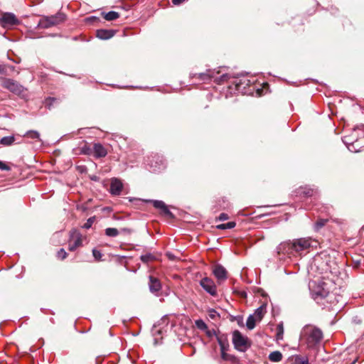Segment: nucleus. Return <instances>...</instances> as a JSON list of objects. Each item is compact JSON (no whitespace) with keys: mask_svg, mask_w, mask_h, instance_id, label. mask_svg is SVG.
Wrapping results in <instances>:
<instances>
[{"mask_svg":"<svg viewBox=\"0 0 364 364\" xmlns=\"http://www.w3.org/2000/svg\"><path fill=\"white\" fill-rule=\"evenodd\" d=\"M58 102V100L55 97H48L45 99L43 102V105L45 107L48 108V109H50L51 107L54 105V104Z\"/></svg>","mask_w":364,"mask_h":364,"instance_id":"obj_29","label":"nucleus"},{"mask_svg":"<svg viewBox=\"0 0 364 364\" xmlns=\"http://www.w3.org/2000/svg\"><path fill=\"white\" fill-rule=\"evenodd\" d=\"M217 341H218V344L220 345V346H222L223 343H225L223 342V339L220 337H219V336H217Z\"/></svg>","mask_w":364,"mask_h":364,"instance_id":"obj_46","label":"nucleus"},{"mask_svg":"<svg viewBox=\"0 0 364 364\" xmlns=\"http://www.w3.org/2000/svg\"><path fill=\"white\" fill-rule=\"evenodd\" d=\"M167 255H168V257L169 258H172V255H171V254H169V253H168V254H167Z\"/></svg>","mask_w":364,"mask_h":364,"instance_id":"obj_55","label":"nucleus"},{"mask_svg":"<svg viewBox=\"0 0 364 364\" xmlns=\"http://www.w3.org/2000/svg\"><path fill=\"white\" fill-rule=\"evenodd\" d=\"M95 220V217H90L89 218L87 221L85 223V224L82 225V228L85 229H89L92 227L94 221Z\"/></svg>","mask_w":364,"mask_h":364,"instance_id":"obj_36","label":"nucleus"},{"mask_svg":"<svg viewBox=\"0 0 364 364\" xmlns=\"http://www.w3.org/2000/svg\"><path fill=\"white\" fill-rule=\"evenodd\" d=\"M252 83V82L245 76H242V77H237L234 78L231 85H229V89L230 90V92L247 94L252 92V90L249 89Z\"/></svg>","mask_w":364,"mask_h":364,"instance_id":"obj_6","label":"nucleus"},{"mask_svg":"<svg viewBox=\"0 0 364 364\" xmlns=\"http://www.w3.org/2000/svg\"><path fill=\"white\" fill-rule=\"evenodd\" d=\"M2 87L15 95H21L26 90L25 87L17 81L11 78H3Z\"/></svg>","mask_w":364,"mask_h":364,"instance_id":"obj_10","label":"nucleus"},{"mask_svg":"<svg viewBox=\"0 0 364 364\" xmlns=\"http://www.w3.org/2000/svg\"><path fill=\"white\" fill-rule=\"evenodd\" d=\"M316 241L311 237H301L281 242L276 248L277 256L279 259H284L287 256L291 257L301 255V252L314 247Z\"/></svg>","mask_w":364,"mask_h":364,"instance_id":"obj_1","label":"nucleus"},{"mask_svg":"<svg viewBox=\"0 0 364 364\" xmlns=\"http://www.w3.org/2000/svg\"><path fill=\"white\" fill-rule=\"evenodd\" d=\"M309 290L312 299L318 304L323 302L324 296L329 291L328 284L323 282L309 283Z\"/></svg>","mask_w":364,"mask_h":364,"instance_id":"obj_5","label":"nucleus"},{"mask_svg":"<svg viewBox=\"0 0 364 364\" xmlns=\"http://www.w3.org/2000/svg\"><path fill=\"white\" fill-rule=\"evenodd\" d=\"M220 350H221V352L225 351L226 348H225V343H223V344L222 346H220Z\"/></svg>","mask_w":364,"mask_h":364,"instance_id":"obj_50","label":"nucleus"},{"mask_svg":"<svg viewBox=\"0 0 364 364\" xmlns=\"http://www.w3.org/2000/svg\"><path fill=\"white\" fill-rule=\"evenodd\" d=\"M234 319L237 321V324L240 326H244L243 318H242V317L241 316H235V317H234Z\"/></svg>","mask_w":364,"mask_h":364,"instance_id":"obj_42","label":"nucleus"},{"mask_svg":"<svg viewBox=\"0 0 364 364\" xmlns=\"http://www.w3.org/2000/svg\"><path fill=\"white\" fill-rule=\"evenodd\" d=\"M0 170L9 171L11 170V167L9 166L5 162L0 161Z\"/></svg>","mask_w":364,"mask_h":364,"instance_id":"obj_40","label":"nucleus"},{"mask_svg":"<svg viewBox=\"0 0 364 364\" xmlns=\"http://www.w3.org/2000/svg\"><path fill=\"white\" fill-rule=\"evenodd\" d=\"M149 291L155 295H159V292L161 289V283L159 279L150 275L149 277Z\"/></svg>","mask_w":364,"mask_h":364,"instance_id":"obj_16","label":"nucleus"},{"mask_svg":"<svg viewBox=\"0 0 364 364\" xmlns=\"http://www.w3.org/2000/svg\"><path fill=\"white\" fill-rule=\"evenodd\" d=\"M87 21H92V20H93V21H99V18L97 17H96V16H91L90 18H87Z\"/></svg>","mask_w":364,"mask_h":364,"instance_id":"obj_49","label":"nucleus"},{"mask_svg":"<svg viewBox=\"0 0 364 364\" xmlns=\"http://www.w3.org/2000/svg\"><path fill=\"white\" fill-rule=\"evenodd\" d=\"M8 59L10 60H12L14 61L15 63H20V60H14L13 59H11V58H9V56L8 55Z\"/></svg>","mask_w":364,"mask_h":364,"instance_id":"obj_52","label":"nucleus"},{"mask_svg":"<svg viewBox=\"0 0 364 364\" xmlns=\"http://www.w3.org/2000/svg\"><path fill=\"white\" fill-rule=\"evenodd\" d=\"M218 74L219 71L208 69L205 73H191L190 77L202 82H207L213 80L218 84H221L225 81H228L230 77V75L228 74H223L219 77L218 76Z\"/></svg>","mask_w":364,"mask_h":364,"instance_id":"obj_3","label":"nucleus"},{"mask_svg":"<svg viewBox=\"0 0 364 364\" xmlns=\"http://www.w3.org/2000/svg\"><path fill=\"white\" fill-rule=\"evenodd\" d=\"M327 222H328V219H324V218L318 219L314 224V230L316 231H318L321 228H323L326 224Z\"/></svg>","mask_w":364,"mask_h":364,"instance_id":"obj_32","label":"nucleus"},{"mask_svg":"<svg viewBox=\"0 0 364 364\" xmlns=\"http://www.w3.org/2000/svg\"><path fill=\"white\" fill-rule=\"evenodd\" d=\"M221 358L223 360H227V353H225V351L221 352Z\"/></svg>","mask_w":364,"mask_h":364,"instance_id":"obj_48","label":"nucleus"},{"mask_svg":"<svg viewBox=\"0 0 364 364\" xmlns=\"http://www.w3.org/2000/svg\"><path fill=\"white\" fill-rule=\"evenodd\" d=\"M23 136L31 139L42 141V140L40 138L39 132L35 130H29L26 132Z\"/></svg>","mask_w":364,"mask_h":364,"instance_id":"obj_23","label":"nucleus"},{"mask_svg":"<svg viewBox=\"0 0 364 364\" xmlns=\"http://www.w3.org/2000/svg\"><path fill=\"white\" fill-rule=\"evenodd\" d=\"M122 231L126 232H128V233H129L131 232V230L129 229H128V228H123V229H122Z\"/></svg>","mask_w":364,"mask_h":364,"instance_id":"obj_51","label":"nucleus"},{"mask_svg":"<svg viewBox=\"0 0 364 364\" xmlns=\"http://www.w3.org/2000/svg\"><path fill=\"white\" fill-rule=\"evenodd\" d=\"M6 69L5 65H0V74H6Z\"/></svg>","mask_w":364,"mask_h":364,"instance_id":"obj_45","label":"nucleus"},{"mask_svg":"<svg viewBox=\"0 0 364 364\" xmlns=\"http://www.w3.org/2000/svg\"><path fill=\"white\" fill-rule=\"evenodd\" d=\"M105 231V235L108 237H114L119 235V230L114 228H107Z\"/></svg>","mask_w":364,"mask_h":364,"instance_id":"obj_31","label":"nucleus"},{"mask_svg":"<svg viewBox=\"0 0 364 364\" xmlns=\"http://www.w3.org/2000/svg\"><path fill=\"white\" fill-rule=\"evenodd\" d=\"M146 166L151 172H159L166 168V163L163 156L155 154L148 157Z\"/></svg>","mask_w":364,"mask_h":364,"instance_id":"obj_8","label":"nucleus"},{"mask_svg":"<svg viewBox=\"0 0 364 364\" xmlns=\"http://www.w3.org/2000/svg\"><path fill=\"white\" fill-rule=\"evenodd\" d=\"M123 188L122 181L116 178L111 181L109 192L112 196H119Z\"/></svg>","mask_w":364,"mask_h":364,"instance_id":"obj_18","label":"nucleus"},{"mask_svg":"<svg viewBox=\"0 0 364 364\" xmlns=\"http://www.w3.org/2000/svg\"><path fill=\"white\" fill-rule=\"evenodd\" d=\"M0 23L4 28H10L19 23L18 19L12 13H6L0 18Z\"/></svg>","mask_w":364,"mask_h":364,"instance_id":"obj_14","label":"nucleus"},{"mask_svg":"<svg viewBox=\"0 0 364 364\" xmlns=\"http://www.w3.org/2000/svg\"><path fill=\"white\" fill-rule=\"evenodd\" d=\"M236 225V223L234 221H230L227 223L220 224L216 226V228L218 230H227L234 228Z\"/></svg>","mask_w":364,"mask_h":364,"instance_id":"obj_30","label":"nucleus"},{"mask_svg":"<svg viewBox=\"0 0 364 364\" xmlns=\"http://www.w3.org/2000/svg\"><path fill=\"white\" fill-rule=\"evenodd\" d=\"M146 202L152 203L154 207L159 210L161 213L165 216L173 217L172 213L164 201L159 200H146Z\"/></svg>","mask_w":364,"mask_h":364,"instance_id":"obj_15","label":"nucleus"},{"mask_svg":"<svg viewBox=\"0 0 364 364\" xmlns=\"http://www.w3.org/2000/svg\"><path fill=\"white\" fill-rule=\"evenodd\" d=\"M269 359L272 362H279L282 359V354L278 350H275L269 353Z\"/></svg>","mask_w":364,"mask_h":364,"instance_id":"obj_26","label":"nucleus"},{"mask_svg":"<svg viewBox=\"0 0 364 364\" xmlns=\"http://www.w3.org/2000/svg\"><path fill=\"white\" fill-rule=\"evenodd\" d=\"M213 274H214L215 278L218 279V283H220V282L226 280V279L228 277H227V274H228L227 270L225 269V268L223 266H222L220 264H217L214 267L213 270Z\"/></svg>","mask_w":364,"mask_h":364,"instance_id":"obj_17","label":"nucleus"},{"mask_svg":"<svg viewBox=\"0 0 364 364\" xmlns=\"http://www.w3.org/2000/svg\"><path fill=\"white\" fill-rule=\"evenodd\" d=\"M93 150L94 156L97 158L105 157L107 154L105 148L100 143L94 144Z\"/></svg>","mask_w":364,"mask_h":364,"instance_id":"obj_20","label":"nucleus"},{"mask_svg":"<svg viewBox=\"0 0 364 364\" xmlns=\"http://www.w3.org/2000/svg\"><path fill=\"white\" fill-rule=\"evenodd\" d=\"M266 312V305H262L257 309H255V312L252 314L254 316H255L257 321H261L264 314Z\"/></svg>","mask_w":364,"mask_h":364,"instance_id":"obj_21","label":"nucleus"},{"mask_svg":"<svg viewBox=\"0 0 364 364\" xmlns=\"http://www.w3.org/2000/svg\"><path fill=\"white\" fill-rule=\"evenodd\" d=\"M9 68H10L11 70H14L15 67H14V66H13V65H10V66H9Z\"/></svg>","mask_w":364,"mask_h":364,"instance_id":"obj_54","label":"nucleus"},{"mask_svg":"<svg viewBox=\"0 0 364 364\" xmlns=\"http://www.w3.org/2000/svg\"><path fill=\"white\" fill-rule=\"evenodd\" d=\"M205 331L206 333V335L210 338H211L213 336H216V332L214 329L210 330L207 328V330H205Z\"/></svg>","mask_w":364,"mask_h":364,"instance_id":"obj_43","label":"nucleus"},{"mask_svg":"<svg viewBox=\"0 0 364 364\" xmlns=\"http://www.w3.org/2000/svg\"><path fill=\"white\" fill-rule=\"evenodd\" d=\"M232 343L235 348L240 352H245L250 347L248 338L238 330H235L232 333Z\"/></svg>","mask_w":364,"mask_h":364,"instance_id":"obj_9","label":"nucleus"},{"mask_svg":"<svg viewBox=\"0 0 364 364\" xmlns=\"http://www.w3.org/2000/svg\"><path fill=\"white\" fill-rule=\"evenodd\" d=\"M229 218V216L227 213H222L220 214V215L218 216V219L220 221H224V220H226Z\"/></svg>","mask_w":364,"mask_h":364,"instance_id":"obj_41","label":"nucleus"},{"mask_svg":"<svg viewBox=\"0 0 364 364\" xmlns=\"http://www.w3.org/2000/svg\"><path fill=\"white\" fill-rule=\"evenodd\" d=\"M257 322H259L256 319L255 316H254L252 314H250L247 319L246 322V326L249 330H252L256 325Z\"/></svg>","mask_w":364,"mask_h":364,"instance_id":"obj_25","label":"nucleus"},{"mask_svg":"<svg viewBox=\"0 0 364 364\" xmlns=\"http://www.w3.org/2000/svg\"><path fill=\"white\" fill-rule=\"evenodd\" d=\"M65 18V14L62 12H58L55 15L43 16L39 20L37 28H48L64 22Z\"/></svg>","mask_w":364,"mask_h":364,"instance_id":"obj_7","label":"nucleus"},{"mask_svg":"<svg viewBox=\"0 0 364 364\" xmlns=\"http://www.w3.org/2000/svg\"><path fill=\"white\" fill-rule=\"evenodd\" d=\"M92 255L96 261L101 260L102 257V254L101 253V252L95 248L92 250Z\"/></svg>","mask_w":364,"mask_h":364,"instance_id":"obj_37","label":"nucleus"},{"mask_svg":"<svg viewBox=\"0 0 364 364\" xmlns=\"http://www.w3.org/2000/svg\"><path fill=\"white\" fill-rule=\"evenodd\" d=\"M141 261L144 264H149V262L156 259V256L151 253H146L140 256Z\"/></svg>","mask_w":364,"mask_h":364,"instance_id":"obj_28","label":"nucleus"},{"mask_svg":"<svg viewBox=\"0 0 364 364\" xmlns=\"http://www.w3.org/2000/svg\"><path fill=\"white\" fill-rule=\"evenodd\" d=\"M283 334H284L283 323H280L279 324L277 325V338L282 339Z\"/></svg>","mask_w":364,"mask_h":364,"instance_id":"obj_35","label":"nucleus"},{"mask_svg":"<svg viewBox=\"0 0 364 364\" xmlns=\"http://www.w3.org/2000/svg\"><path fill=\"white\" fill-rule=\"evenodd\" d=\"M200 287L213 296H217V287L214 281L209 277H204L200 281Z\"/></svg>","mask_w":364,"mask_h":364,"instance_id":"obj_11","label":"nucleus"},{"mask_svg":"<svg viewBox=\"0 0 364 364\" xmlns=\"http://www.w3.org/2000/svg\"><path fill=\"white\" fill-rule=\"evenodd\" d=\"M116 33L114 29L100 28L96 31V37L101 40H109Z\"/></svg>","mask_w":364,"mask_h":364,"instance_id":"obj_19","label":"nucleus"},{"mask_svg":"<svg viewBox=\"0 0 364 364\" xmlns=\"http://www.w3.org/2000/svg\"><path fill=\"white\" fill-rule=\"evenodd\" d=\"M353 131L355 132H358V131H361L362 132V137L364 138V124H363L356 125L353 128Z\"/></svg>","mask_w":364,"mask_h":364,"instance_id":"obj_39","label":"nucleus"},{"mask_svg":"<svg viewBox=\"0 0 364 364\" xmlns=\"http://www.w3.org/2000/svg\"><path fill=\"white\" fill-rule=\"evenodd\" d=\"M342 141L346 145L348 150L352 152H360L364 150V145L361 146L359 139L352 141L349 136H344Z\"/></svg>","mask_w":364,"mask_h":364,"instance_id":"obj_12","label":"nucleus"},{"mask_svg":"<svg viewBox=\"0 0 364 364\" xmlns=\"http://www.w3.org/2000/svg\"><path fill=\"white\" fill-rule=\"evenodd\" d=\"M210 312V316L212 318H213L215 317V314H216L217 312L214 309H211V311Z\"/></svg>","mask_w":364,"mask_h":364,"instance_id":"obj_47","label":"nucleus"},{"mask_svg":"<svg viewBox=\"0 0 364 364\" xmlns=\"http://www.w3.org/2000/svg\"><path fill=\"white\" fill-rule=\"evenodd\" d=\"M195 324L196 327L201 331H205L208 328L207 324L202 319L196 320Z\"/></svg>","mask_w":364,"mask_h":364,"instance_id":"obj_34","label":"nucleus"},{"mask_svg":"<svg viewBox=\"0 0 364 364\" xmlns=\"http://www.w3.org/2000/svg\"><path fill=\"white\" fill-rule=\"evenodd\" d=\"M294 364H309L307 357L296 355L294 358Z\"/></svg>","mask_w":364,"mask_h":364,"instance_id":"obj_33","label":"nucleus"},{"mask_svg":"<svg viewBox=\"0 0 364 364\" xmlns=\"http://www.w3.org/2000/svg\"><path fill=\"white\" fill-rule=\"evenodd\" d=\"M290 107H291V112H294V109L293 107V105L291 103L289 104Z\"/></svg>","mask_w":364,"mask_h":364,"instance_id":"obj_53","label":"nucleus"},{"mask_svg":"<svg viewBox=\"0 0 364 364\" xmlns=\"http://www.w3.org/2000/svg\"><path fill=\"white\" fill-rule=\"evenodd\" d=\"M314 190L308 187H301L298 191V194L305 197H310L313 196Z\"/></svg>","mask_w":364,"mask_h":364,"instance_id":"obj_27","label":"nucleus"},{"mask_svg":"<svg viewBox=\"0 0 364 364\" xmlns=\"http://www.w3.org/2000/svg\"><path fill=\"white\" fill-rule=\"evenodd\" d=\"M82 244V235L77 230H73L70 232V238L68 245L70 251H75Z\"/></svg>","mask_w":364,"mask_h":364,"instance_id":"obj_13","label":"nucleus"},{"mask_svg":"<svg viewBox=\"0 0 364 364\" xmlns=\"http://www.w3.org/2000/svg\"><path fill=\"white\" fill-rule=\"evenodd\" d=\"M89 151H90V149L87 148L86 146H84L81 149V153L83 154H89Z\"/></svg>","mask_w":364,"mask_h":364,"instance_id":"obj_44","label":"nucleus"},{"mask_svg":"<svg viewBox=\"0 0 364 364\" xmlns=\"http://www.w3.org/2000/svg\"><path fill=\"white\" fill-rule=\"evenodd\" d=\"M15 142V137L14 136H4L0 139V144L8 146H11Z\"/></svg>","mask_w":364,"mask_h":364,"instance_id":"obj_24","label":"nucleus"},{"mask_svg":"<svg viewBox=\"0 0 364 364\" xmlns=\"http://www.w3.org/2000/svg\"><path fill=\"white\" fill-rule=\"evenodd\" d=\"M104 15L105 20L111 21L117 19L119 17V14L114 11H110L107 13H102Z\"/></svg>","mask_w":364,"mask_h":364,"instance_id":"obj_22","label":"nucleus"},{"mask_svg":"<svg viewBox=\"0 0 364 364\" xmlns=\"http://www.w3.org/2000/svg\"><path fill=\"white\" fill-rule=\"evenodd\" d=\"M345 301L343 300V296L336 292L328 291L326 296H324L323 302L318 304L323 309L340 311L344 306Z\"/></svg>","mask_w":364,"mask_h":364,"instance_id":"obj_4","label":"nucleus"},{"mask_svg":"<svg viewBox=\"0 0 364 364\" xmlns=\"http://www.w3.org/2000/svg\"><path fill=\"white\" fill-rule=\"evenodd\" d=\"M67 252L63 248L60 249L57 252V257L60 259H64L67 257Z\"/></svg>","mask_w":364,"mask_h":364,"instance_id":"obj_38","label":"nucleus"},{"mask_svg":"<svg viewBox=\"0 0 364 364\" xmlns=\"http://www.w3.org/2000/svg\"><path fill=\"white\" fill-rule=\"evenodd\" d=\"M77 39V36H75V37H74V38H73V40H75V41H76Z\"/></svg>","mask_w":364,"mask_h":364,"instance_id":"obj_56","label":"nucleus"},{"mask_svg":"<svg viewBox=\"0 0 364 364\" xmlns=\"http://www.w3.org/2000/svg\"><path fill=\"white\" fill-rule=\"evenodd\" d=\"M323 337L322 331L314 326L307 324L300 332V340L304 341L309 348H314L322 341Z\"/></svg>","mask_w":364,"mask_h":364,"instance_id":"obj_2","label":"nucleus"}]
</instances>
